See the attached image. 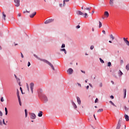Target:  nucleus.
Instances as JSON below:
<instances>
[{
  "instance_id": "ea45409f",
  "label": "nucleus",
  "mask_w": 129,
  "mask_h": 129,
  "mask_svg": "<svg viewBox=\"0 0 129 129\" xmlns=\"http://www.w3.org/2000/svg\"><path fill=\"white\" fill-rule=\"evenodd\" d=\"M98 101V99L96 98L95 100V103H96Z\"/></svg>"
},
{
  "instance_id": "052dcab7",
  "label": "nucleus",
  "mask_w": 129,
  "mask_h": 129,
  "mask_svg": "<svg viewBox=\"0 0 129 129\" xmlns=\"http://www.w3.org/2000/svg\"><path fill=\"white\" fill-rule=\"evenodd\" d=\"M89 88V86H87V87H86V89H88Z\"/></svg>"
},
{
  "instance_id": "4c0bfd02",
  "label": "nucleus",
  "mask_w": 129,
  "mask_h": 129,
  "mask_svg": "<svg viewBox=\"0 0 129 129\" xmlns=\"http://www.w3.org/2000/svg\"><path fill=\"white\" fill-rule=\"evenodd\" d=\"M61 48H65V44H62Z\"/></svg>"
},
{
  "instance_id": "69168bd1",
  "label": "nucleus",
  "mask_w": 129,
  "mask_h": 129,
  "mask_svg": "<svg viewBox=\"0 0 129 129\" xmlns=\"http://www.w3.org/2000/svg\"><path fill=\"white\" fill-rule=\"evenodd\" d=\"M89 85L91 87H92V85H91V84H89Z\"/></svg>"
},
{
  "instance_id": "5fc2aeb1",
  "label": "nucleus",
  "mask_w": 129,
  "mask_h": 129,
  "mask_svg": "<svg viewBox=\"0 0 129 129\" xmlns=\"http://www.w3.org/2000/svg\"><path fill=\"white\" fill-rule=\"evenodd\" d=\"M25 113H28V111L27 110V109L25 110Z\"/></svg>"
},
{
  "instance_id": "72a5a7b5",
  "label": "nucleus",
  "mask_w": 129,
  "mask_h": 129,
  "mask_svg": "<svg viewBox=\"0 0 129 129\" xmlns=\"http://www.w3.org/2000/svg\"><path fill=\"white\" fill-rule=\"evenodd\" d=\"M90 49H91V50H93V49H94V46L91 45L90 46Z\"/></svg>"
},
{
  "instance_id": "09e8293b",
  "label": "nucleus",
  "mask_w": 129,
  "mask_h": 129,
  "mask_svg": "<svg viewBox=\"0 0 129 129\" xmlns=\"http://www.w3.org/2000/svg\"><path fill=\"white\" fill-rule=\"evenodd\" d=\"M21 54L22 58H24V55H23V53L22 52H21Z\"/></svg>"
},
{
  "instance_id": "a19ab883",
  "label": "nucleus",
  "mask_w": 129,
  "mask_h": 129,
  "mask_svg": "<svg viewBox=\"0 0 129 129\" xmlns=\"http://www.w3.org/2000/svg\"><path fill=\"white\" fill-rule=\"evenodd\" d=\"M34 57H35L36 58H37V59H39V57H38V56H37V55L36 54H34Z\"/></svg>"
},
{
  "instance_id": "603ef678",
  "label": "nucleus",
  "mask_w": 129,
  "mask_h": 129,
  "mask_svg": "<svg viewBox=\"0 0 129 129\" xmlns=\"http://www.w3.org/2000/svg\"><path fill=\"white\" fill-rule=\"evenodd\" d=\"M0 125H3V122L0 120Z\"/></svg>"
},
{
  "instance_id": "412c9836",
  "label": "nucleus",
  "mask_w": 129,
  "mask_h": 129,
  "mask_svg": "<svg viewBox=\"0 0 129 129\" xmlns=\"http://www.w3.org/2000/svg\"><path fill=\"white\" fill-rule=\"evenodd\" d=\"M125 70H127V71H128V70H129V64L128 63L125 66Z\"/></svg>"
},
{
  "instance_id": "4be33fe9",
  "label": "nucleus",
  "mask_w": 129,
  "mask_h": 129,
  "mask_svg": "<svg viewBox=\"0 0 129 129\" xmlns=\"http://www.w3.org/2000/svg\"><path fill=\"white\" fill-rule=\"evenodd\" d=\"M109 103L112 104V105H113V106H115V107H116V105H115V104H114V103H113V102H112V101H109Z\"/></svg>"
},
{
  "instance_id": "37998d69",
  "label": "nucleus",
  "mask_w": 129,
  "mask_h": 129,
  "mask_svg": "<svg viewBox=\"0 0 129 129\" xmlns=\"http://www.w3.org/2000/svg\"><path fill=\"white\" fill-rule=\"evenodd\" d=\"M76 28H77V29H80V25L77 26Z\"/></svg>"
},
{
  "instance_id": "a18cd8bd",
  "label": "nucleus",
  "mask_w": 129,
  "mask_h": 129,
  "mask_svg": "<svg viewBox=\"0 0 129 129\" xmlns=\"http://www.w3.org/2000/svg\"><path fill=\"white\" fill-rule=\"evenodd\" d=\"M17 95H20V94H19V90H17Z\"/></svg>"
},
{
  "instance_id": "6e6d98bb",
  "label": "nucleus",
  "mask_w": 129,
  "mask_h": 129,
  "mask_svg": "<svg viewBox=\"0 0 129 129\" xmlns=\"http://www.w3.org/2000/svg\"><path fill=\"white\" fill-rule=\"evenodd\" d=\"M62 6H63V5H62V4H59V7H60V8H62Z\"/></svg>"
},
{
  "instance_id": "58836bf2",
  "label": "nucleus",
  "mask_w": 129,
  "mask_h": 129,
  "mask_svg": "<svg viewBox=\"0 0 129 129\" xmlns=\"http://www.w3.org/2000/svg\"><path fill=\"white\" fill-rule=\"evenodd\" d=\"M29 66H31V63L30 62V61H29L28 63V67H29Z\"/></svg>"
},
{
  "instance_id": "473e14b6",
  "label": "nucleus",
  "mask_w": 129,
  "mask_h": 129,
  "mask_svg": "<svg viewBox=\"0 0 129 129\" xmlns=\"http://www.w3.org/2000/svg\"><path fill=\"white\" fill-rule=\"evenodd\" d=\"M26 85L28 91H30V89L29 88V85L28 84H26Z\"/></svg>"
},
{
  "instance_id": "4d7b16f0",
  "label": "nucleus",
  "mask_w": 129,
  "mask_h": 129,
  "mask_svg": "<svg viewBox=\"0 0 129 129\" xmlns=\"http://www.w3.org/2000/svg\"><path fill=\"white\" fill-rule=\"evenodd\" d=\"M28 116V113H25V117Z\"/></svg>"
},
{
  "instance_id": "20e7f679",
  "label": "nucleus",
  "mask_w": 129,
  "mask_h": 129,
  "mask_svg": "<svg viewBox=\"0 0 129 129\" xmlns=\"http://www.w3.org/2000/svg\"><path fill=\"white\" fill-rule=\"evenodd\" d=\"M54 22V19H49L46 20L44 22V24H50V23H52Z\"/></svg>"
},
{
  "instance_id": "4468645a",
  "label": "nucleus",
  "mask_w": 129,
  "mask_h": 129,
  "mask_svg": "<svg viewBox=\"0 0 129 129\" xmlns=\"http://www.w3.org/2000/svg\"><path fill=\"white\" fill-rule=\"evenodd\" d=\"M77 99L78 104H81V100H80V98L77 97Z\"/></svg>"
},
{
  "instance_id": "c9c22d12",
  "label": "nucleus",
  "mask_w": 129,
  "mask_h": 129,
  "mask_svg": "<svg viewBox=\"0 0 129 129\" xmlns=\"http://www.w3.org/2000/svg\"><path fill=\"white\" fill-rule=\"evenodd\" d=\"M16 79H17V82H19V84H21V82H20V79L19 78H18Z\"/></svg>"
},
{
  "instance_id": "393cba45",
  "label": "nucleus",
  "mask_w": 129,
  "mask_h": 129,
  "mask_svg": "<svg viewBox=\"0 0 129 129\" xmlns=\"http://www.w3.org/2000/svg\"><path fill=\"white\" fill-rule=\"evenodd\" d=\"M99 28H101V27H102V23L100 21H99Z\"/></svg>"
},
{
  "instance_id": "f03ea898",
  "label": "nucleus",
  "mask_w": 129,
  "mask_h": 129,
  "mask_svg": "<svg viewBox=\"0 0 129 129\" xmlns=\"http://www.w3.org/2000/svg\"><path fill=\"white\" fill-rule=\"evenodd\" d=\"M77 15H79V16H83V15H84L85 18H88V14H87L86 13H85V14H83L80 11H77Z\"/></svg>"
},
{
  "instance_id": "9d476101",
  "label": "nucleus",
  "mask_w": 129,
  "mask_h": 129,
  "mask_svg": "<svg viewBox=\"0 0 129 129\" xmlns=\"http://www.w3.org/2000/svg\"><path fill=\"white\" fill-rule=\"evenodd\" d=\"M115 0H110L109 1V5L111 7H113V4H114V2Z\"/></svg>"
},
{
  "instance_id": "f257e3e1",
  "label": "nucleus",
  "mask_w": 129,
  "mask_h": 129,
  "mask_svg": "<svg viewBox=\"0 0 129 129\" xmlns=\"http://www.w3.org/2000/svg\"><path fill=\"white\" fill-rule=\"evenodd\" d=\"M43 61L45 63H46V64H48V65H49V66L51 67V69H52V70H53V71L55 70V68H54V66H53V64H52L51 63V62H49V61H48L46 59H43Z\"/></svg>"
},
{
  "instance_id": "de8ad7c7",
  "label": "nucleus",
  "mask_w": 129,
  "mask_h": 129,
  "mask_svg": "<svg viewBox=\"0 0 129 129\" xmlns=\"http://www.w3.org/2000/svg\"><path fill=\"white\" fill-rule=\"evenodd\" d=\"M18 17H21V16H22V14L19 13V14H18Z\"/></svg>"
},
{
  "instance_id": "e433bc0d",
  "label": "nucleus",
  "mask_w": 129,
  "mask_h": 129,
  "mask_svg": "<svg viewBox=\"0 0 129 129\" xmlns=\"http://www.w3.org/2000/svg\"><path fill=\"white\" fill-rule=\"evenodd\" d=\"M3 121L4 124H5V125H7V123H6V122H5V119H3Z\"/></svg>"
},
{
  "instance_id": "cd10ccee",
  "label": "nucleus",
  "mask_w": 129,
  "mask_h": 129,
  "mask_svg": "<svg viewBox=\"0 0 129 129\" xmlns=\"http://www.w3.org/2000/svg\"><path fill=\"white\" fill-rule=\"evenodd\" d=\"M103 111V109H99L98 111L97 112H102Z\"/></svg>"
},
{
  "instance_id": "0eeeda50",
  "label": "nucleus",
  "mask_w": 129,
  "mask_h": 129,
  "mask_svg": "<svg viewBox=\"0 0 129 129\" xmlns=\"http://www.w3.org/2000/svg\"><path fill=\"white\" fill-rule=\"evenodd\" d=\"M30 117L32 119H35L36 118V114L34 113H31L30 115Z\"/></svg>"
},
{
  "instance_id": "79ce46f5",
  "label": "nucleus",
  "mask_w": 129,
  "mask_h": 129,
  "mask_svg": "<svg viewBox=\"0 0 129 129\" xmlns=\"http://www.w3.org/2000/svg\"><path fill=\"white\" fill-rule=\"evenodd\" d=\"M34 57H35L36 58H37V59H39V57H38V56H37V55L36 54H34Z\"/></svg>"
},
{
  "instance_id": "13d9d810",
  "label": "nucleus",
  "mask_w": 129,
  "mask_h": 129,
  "mask_svg": "<svg viewBox=\"0 0 129 129\" xmlns=\"http://www.w3.org/2000/svg\"><path fill=\"white\" fill-rule=\"evenodd\" d=\"M102 33L103 34H104L105 35V31L104 30L102 31Z\"/></svg>"
},
{
  "instance_id": "f8f14e48",
  "label": "nucleus",
  "mask_w": 129,
  "mask_h": 129,
  "mask_svg": "<svg viewBox=\"0 0 129 129\" xmlns=\"http://www.w3.org/2000/svg\"><path fill=\"white\" fill-rule=\"evenodd\" d=\"M36 14H37L36 12H34L32 14L30 15V18H34V17L36 16Z\"/></svg>"
},
{
  "instance_id": "b1692460",
  "label": "nucleus",
  "mask_w": 129,
  "mask_h": 129,
  "mask_svg": "<svg viewBox=\"0 0 129 129\" xmlns=\"http://www.w3.org/2000/svg\"><path fill=\"white\" fill-rule=\"evenodd\" d=\"M110 39H112V40H114V36L112 34H110Z\"/></svg>"
},
{
  "instance_id": "0e129e2a",
  "label": "nucleus",
  "mask_w": 129,
  "mask_h": 129,
  "mask_svg": "<svg viewBox=\"0 0 129 129\" xmlns=\"http://www.w3.org/2000/svg\"><path fill=\"white\" fill-rule=\"evenodd\" d=\"M15 78L17 79V78H18V77H17V76L16 75H14Z\"/></svg>"
},
{
  "instance_id": "39448f33",
  "label": "nucleus",
  "mask_w": 129,
  "mask_h": 129,
  "mask_svg": "<svg viewBox=\"0 0 129 129\" xmlns=\"http://www.w3.org/2000/svg\"><path fill=\"white\" fill-rule=\"evenodd\" d=\"M15 7L17 8L20 7V0H14Z\"/></svg>"
},
{
  "instance_id": "423d86ee",
  "label": "nucleus",
  "mask_w": 129,
  "mask_h": 129,
  "mask_svg": "<svg viewBox=\"0 0 129 129\" xmlns=\"http://www.w3.org/2000/svg\"><path fill=\"white\" fill-rule=\"evenodd\" d=\"M123 40L124 41V42L125 43L126 45H127V46H129V41L128 40H127V38H123Z\"/></svg>"
},
{
  "instance_id": "c85d7f7f",
  "label": "nucleus",
  "mask_w": 129,
  "mask_h": 129,
  "mask_svg": "<svg viewBox=\"0 0 129 129\" xmlns=\"http://www.w3.org/2000/svg\"><path fill=\"white\" fill-rule=\"evenodd\" d=\"M99 59L101 62H102V63H104V61L103 60V59H101V58H100Z\"/></svg>"
},
{
  "instance_id": "bb28decb",
  "label": "nucleus",
  "mask_w": 129,
  "mask_h": 129,
  "mask_svg": "<svg viewBox=\"0 0 129 129\" xmlns=\"http://www.w3.org/2000/svg\"><path fill=\"white\" fill-rule=\"evenodd\" d=\"M73 106H74L75 108H77V106L76 105V104H75V103L73 102Z\"/></svg>"
},
{
  "instance_id": "338daca9",
  "label": "nucleus",
  "mask_w": 129,
  "mask_h": 129,
  "mask_svg": "<svg viewBox=\"0 0 129 129\" xmlns=\"http://www.w3.org/2000/svg\"><path fill=\"white\" fill-rule=\"evenodd\" d=\"M92 127L93 129H95V128L94 127H93V126H92Z\"/></svg>"
},
{
  "instance_id": "f704fd0d",
  "label": "nucleus",
  "mask_w": 129,
  "mask_h": 129,
  "mask_svg": "<svg viewBox=\"0 0 129 129\" xmlns=\"http://www.w3.org/2000/svg\"><path fill=\"white\" fill-rule=\"evenodd\" d=\"M17 97H18L19 101H20V100H21V98L20 97V95H17Z\"/></svg>"
},
{
  "instance_id": "7ed1b4c3",
  "label": "nucleus",
  "mask_w": 129,
  "mask_h": 129,
  "mask_svg": "<svg viewBox=\"0 0 129 129\" xmlns=\"http://www.w3.org/2000/svg\"><path fill=\"white\" fill-rule=\"evenodd\" d=\"M121 123V118H120V119H119L116 129H120V128Z\"/></svg>"
},
{
  "instance_id": "2eb2a0df",
  "label": "nucleus",
  "mask_w": 129,
  "mask_h": 129,
  "mask_svg": "<svg viewBox=\"0 0 129 129\" xmlns=\"http://www.w3.org/2000/svg\"><path fill=\"white\" fill-rule=\"evenodd\" d=\"M60 51L61 52H64L65 54H67V51H66V49L65 48L60 49Z\"/></svg>"
},
{
  "instance_id": "9b49d317",
  "label": "nucleus",
  "mask_w": 129,
  "mask_h": 129,
  "mask_svg": "<svg viewBox=\"0 0 129 129\" xmlns=\"http://www.w3.org/2000/svg\"><path fill=\"white\" fill-rule=\"evenodd\" d=\"M104 15L105 17H106V18H108L109 17V13H108V12L105 11L104 13Z\"/></svg>"
},
{
  "instance_id": "3c124183",
  "label": "nucleus",
  "mask_w": 129,
  "mask_h": 129,
  "mask_svg": "<svg viewBox=\"0 0 129 129\" xmlns=\"http://www.w3.org/2000/svg\"><path fill=\"white\" fill-rule=\"evenodd\" d=\"M20 90H21V92H22V93L23 94V90L22 89V87H20Z\"/></svg>"
},
{
  "instance_id": "680f3d73",
  "label": "nucleus",
  "mask_w": 129,
  "mask_h": 129,
  "mask_svg": "<svg viewBox=\"0 0 129 129\" xmlns=\"http://www.w3.org/2000/svg\"><path fill=\"white\" fill-rule=\"evenodd\" d=\"M100 87H102V83H100Z\"/></svg>"
},
{
  "instance_id": "a878e982",
  "label": "nucleus",
  "mask_w": 129,
  "mask_h": 129,
  "mask_svg": "<svg viewBox=\"0 0 129 129\" xmlns=\"http://www.w3.org/2000/svg\"><path fill=\"white\" fill-rule=\"evenodd\" d=\"M5 112H6V115H8V108L7 107H5Z\"/></svg>"
},
{
  "instance_id": "aec40b11",
  "label": "nucleus",
  "mask_w": 129,
  "mask_h": 129,
  "mask_svg": "<svg viewBox=\"0 0 129 129\" xmlns=\"http://www.w3.org/2000/svg\"><path fill=\"white\" fill-rule=\"evenodd\" d=\"M6 17H7V16L5 14L4 12H3V17L4 19V21H6Z\"/></svg>"
},
{
  "instance_id": "ddd939ff",
  "label": "nucleus",
  "mask_w": 129,
  "mask_h": 129,
  "mask_svg": "<svg viewBox=\"0 0 129 129\" xmlns=\"http://www.w3.org/2000/svg\"><path fill=\"white\" fill-rule=\"evenodd\" d=\"M124 118H125V119L126 121H128L129 120V116L128 115H126V114H125L124 115Z\"/></svg>"
},
{
  "instance_id": "e2e57ef3",
  "label": "nucleus",
  "mask_w": 129,
  "mask_h": 129,
  "mask_svg": "<svg viewBox=\"0 0 129 129\" xmlns=\"http://www.w3.org/2000/svg\"><path fill=\"white\" fill-rule=\"evenodd\" d=\"M111 83L112 84H114V82L113 81H111Z\"/></svg>"
},
{
  "instance_id": "864d4df0",
  "label": "nucleus",
  "mask_w": 129,
  "mask_h": 129,
  "mask_svg": "<svg viewBox=\"0 0 129 129\" xmlns=\"http://www.w3.org/2000/svg\"><path fill=\"white\" fill-rule=\"evenodd\" d=\"M81 71L82 73H84V74H85V71H82V70H81Z\"/></svg>"
},
{
  "instance_id": "c03bdc74",
  "label": "nucleus",
  "mask_w": 129,
  "mask_h": 129,
  "mask_svg": "<svg viewBox=\"0 0 129 129\" xmlns=\"http://www.w3.org/2000/svg\"><path fill=\"white\" fill-rule=\"evenodd\" d=\"M0 116H3V112L0 111Z\"/></svg>"
},
{
  "instance_id": "6ab92c4d",
  "label": "nucleus",
  "mask_w": 129,
  "mask_h": 129,
  "mask_svg": "<svg viewBox=\"0 0 129 129\" xmlns=\"http://www.w3.org/2000/svg\"><path fill=\"white\" fill-rule=\"evenodd\" d=\"M118 74L119 76H121V75H122V74H123L122 73L121 71L119 70L118 73Z\"/></svg>"
},
{
  "instance_id": "7c9ffc66",
  "label": "nucleus",
  "mask_w": 129,
  "mask_h": 129,
  "mask_svg": "<svg viewBox=\"0 0 129 129\" xmlns=\"http://www.w3.org/2000/svg\"><path fill=\"white\" fill-rule=\"evenodd\" d=\"M44 99L45 101H48V98H47V97H44Z\"/></svg>"
},
{
  "instance_id": "49530a36",
  "label": "nucleus",
  "mask_w": 129,
  "mask_h": 129,
  "mask_svg": "<svg viewBox=\"0 0 129 129\" xmlns=\"http://www.w3.org/2000/svg\"><path fill=\"white\" fill-rule=\"evenodd\" d=\"M19 102L20 105H22V102H21V100H20V101H19Z\"/></svg>"
},
{
  "instance_id": "dca6fc26",
  "label": "nucleus",
  "mask_w": 129,
  "mask_h": 129,
  "mask_svg": "<svg viewBox=\"0 0 129 129\" xmlns=\"http://www.w3.org/2000/svg\"><path fill=\"white\" fill-rule=\"evenodd\" d=\"M70 0H63V7H65L66 4L65 3H68V2H69Z\"/></svg>"
},
{
  "instance_id": "5701e85b",
  "label": "nucleus",
  "mask_w": 129,
  "mask_h": 129,
  "mask_svg": "<svg viewBox=\"0 0 129 129\" xmlns=\"http://www.w3.org/2000/svg\"><path fill=\"white\" fill-rule=\"evenodd\" d=\"M124 94V98L126 96V89H123Z\"/></svg>"
},
{
  "instance_id": "c756f323",
  "label": "nucleus",
  "mask_w": 129,
  "mask_h": 129,
  "mask_svg": "<svg viewBox=\"0 0 129 129\" xmlns=\"http://www.w3.org/2000/svg\"><path fill=\"white\" fill-rule=\"evenodd\" d=\"M110 66H111V62H108V67H110Z\"/></svg>"
},
{
  "instance_id": "2f4dec72",
  "label": "nucleus",
  "mask_w": 129,
  "mask_h": 129,
  "mask_svg": "<svg viewBox=\"0 0 129 129\" xmlns=\"http://www.w3.org/2000/svg\"><path fill=\"white\" fill-rule=\"evenodd\" d=\"M1 101L2 102H4V101H5V100L4 99V97H2L1 98Z\"/></svg>"
},
{
  "instance_id": "1a4fd4ad",
  "label": "nucleus",
  "mask_w": 129,
  "mask_h": 129,
  "mask_svg": "<svg viewBox=\"0 0 129 129\" xmlns=\"http://www.w3.org/2000/svg\"><path fill=\"white\" fill-rule=\"evenodd\" d=\"M30 89L31 90V92L32 93H33V89H34V83H30Z\"/></svg>"
},
{
  "instance_id": "bf43d9fd",
  "label": "nucleus",
  "mask_w": 129,
  "mask_h": 129,
  "mask_svg": "<svg viewBox=\"0 0 129 129\" xmlns=\"http://www.w3.org/2000/svg\"><path fill=\"white\" fill-rule=\"evenodd\" d=\"M78 86H80V87H81V84L78 83Z\"/></svg>"
},
{
  "instance_id": "6e6552de",
  "label": "nucleus",
  "mask_w": 129,
  "mask_h": 129,
  "mask_svg": "<svg viewBox=\"0 0 129 129\" xmlns=\"http://www.w3.org/2000/svg\"><path fill=\"white\" fill-rule=\"evenodd\" d=\"M68 74L71 75L73 73V70L72 69H69L67 71Z\"/></svg>"
},
{
  "instance_id": "8fccbe9b",
  "label": "nucleus",
  "mask_w": 129,
  "mask_h": 129,
  "mask_svg": "<svg viewBox=\"0 0 129 129\" xmlns=\"http://www.w3.org/2000/svg\"><path fill=\"white\" fill-rule=\"evenodd\" d=\"M110 98H111L112 99H113V98H114V97H113V96L111 95L110 96Z\"/></svg>"
},
{
  "instance_id": "f3484780",
  "label": "nucleus",
  "mask_w": 129,
  "mask_h": 129,
  "mask_svg": "<svg viewBox=\"0 0 129 129\" xmlns=\"http://www.w3.org/2000/svg\"><path fill=\"white\" fill-rule=\"evenodd\" d=\"M43 115V112L42 111H40L39 113L38 114V116L39 117H41V116Z\"/></svg>"
},
{
  "instance_id": "a211bd4d",
  "label": "nucleus",
  "mask_w": 129,
  "mask_h": 129,
  "mask_svg": "<svg viewBox=\"0 0 129 129\" xmlns=\"http://www.w3.org/2000/svg\"><path fill=\"white\" fill-rule=\"evenodd\" d=\"M84 10H85L86 11H87L88 13H89V14H90V10H91L90 8H85Z\"/></svg>"
},
{
  "instance_id": "774afa93",
  "label": "nucleus",
  "mask_w": 129,
  "mask_h": 129,
  "mask_svg": "<svg viewBox=\"0 0 129 129\" xmlns=\"http://www.w3.org/2000/svg\"><path fill=\"white\" fill-rule=\"evenodd\" d=\"M121 63H123V60H121Z\"/></svg>"
}]
</instances>
